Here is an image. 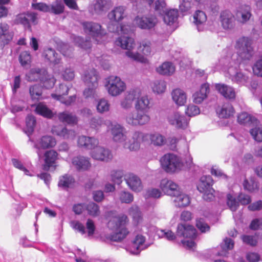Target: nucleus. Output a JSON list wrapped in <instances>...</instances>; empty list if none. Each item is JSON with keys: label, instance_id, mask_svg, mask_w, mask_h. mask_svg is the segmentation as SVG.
Wrapping results in <instances>:
<instances>
[{"label": "nucleus", "instance_id": "nucleus-50", "mask_svg": "<svg viewBox=\"0 0 262 262\" xmlns=\"http://www.w3.org/2000/svg\"><path fill=\"white\" fill-rule=\"evenodd\" d=\"M88 214L92 216H98L100 214L99 206L93 202H90L85 206Z\"/></svg>", "mask_w": 262, "mask_h": 262}, {"label": "nucleus", "instance_id": "nucleus-2", "mask_svg": "<svg viewBox=\"0 0 262 262\" xmlns=\"http://www.w3.org/2000/svg\"><path fill=\"white\" fill-rule=\"evenodd\" d=\"M103 124L106 126L108 130H110L114 141L120 144L124 148L128 149L130 151L138 150L140 138H144L147 136L136 131L133 133L132 138L128 140L126 129L117 123L112 122L110 120H104L100 117L93 118L90 121V125L94 128L98 129Z\"/></svg>", "mask_w": 262, "mask_h": 262}, {"label": "nucleus", "instance_id": "nucleus-35", "mask_svg": "<svg viewBox=\"0 0 262 262\" xmlns=\"http://www.w3.org/2000/svg\"><path fill=\"white\" fill-rule=\"evenodd\" d=\"M173 202L176 206L184 207L189 205L190 199L189 195L180 191L178 194L173 196Z\"/></svg>", "mask_w": 262, "mask_h": 262}, {"label": "nucleus", "instance_id": "nucleus-49", "mask_svg": "<svg viewBox=\"0 0 262 262\" xmlns=\"http://www.w3.org/2000/svg\"><path fill=\"white\" fill-rule=\"evenodd\" d=\"M30 96L33 100H38L42 98V88L38 85L31 86L29 90Z\"/></svg>", "mask_w": 262, "mask_h": 262}, {"label": "nucleus", "instance_id": "nucleus-10", "mask_svg": "<svg viewBox=\"0 0 262 262\" xmlns=\"http://www.w3.org/2000/svg\"><path fill=\"white\" fill-rule=\"evenodd\" d=\"M160 163L163 169L169 173L179 172L183 166L181 159L173 154L164 155L160 159Z\"/></svg>", "mask_w": 262, "mask_h": 262}, {"label": "nucleus", "instance_id": "nucleus-52", "mask_svg": "<svg viewBox=\"0 0 262 262\" xmlns=\"http://www.w3.org/2000/svg\"><path fill=\"white\" fill-rule=\"evenodd\" d=\"M150 42L148 40H143L140 42L138 50L145 55H148L151 52Z\"/></svg>", "mask_w": 262, "mask_h": 262}, {"label": "nucleus", "instance_id": "nucleus-25", "mask_svg": "<svg viewBox=\"0 0 262 262\" xmlns=\"http://www.w3.org/2000/svg\"><path fill=\"white\" fill-rule=\"evenodd\" d=\"M52 133L55 135L62 137L64 139H73L76 135L74 130H68L66 127L62 125H56L53 126Z\"/></svg>", "mask_w": 262, "mask_h": 262}, {"label": "nucleus", "instance_id": "nucleus-20", "mask_svg": "<svg viewBox=\"0 0 262 262\" xmlns=\"http://www.w3.org/2000/svg\"><path fill=\"white\" fill-rule=\"evenodd\" d=\"M134 22L141 29H150L156 25L157 23V19L154 16L141 17L137 16L134 19Z\"/></svg>", "mask_w": 262, "mask_h": 262}, {"label": "nucleus", "instance_id": "nucleus-12", "mask_svg": "<svg viewBox=\"0 0 262 262\" xmlns=\"http://www.w3.org/2000/svg\"><path fill=\"white\" fill-rule=\"evenodd\" d=\"M213 180L210 176H202L197 184L198 190L203 193V198L207 201L212 200L214 190L211 187Z\"/></svg>", "mask_w": 262, "mask_h": 262}, {"label": "nucleus", "instance_id": "nucleus-14", "mask_svg": "<svg viewBox=\"0 0 262 262\" xmlns=\"http://www.w3.org/2000/svg\"><path fill=\"white\" fill-rule=\"evenodd\" d=\"M82 27L85 33L91 35L97 43H102L106 33L99 24L92 21H85L82 23Z\"/></svg>", "mask_w": 262, "mask_h": 262}, {"label": "nucleus", "instance_id": "nucleus-56", "mask_svg": "<svg viewBox=\"0 0 262 262\" xmlns=\"http://www.w3.org/2000/svg\"><path fill=\"white\" fill-rule=\"evenodd\" d=\"M31 55L28 51L22 52L19 55V60L23 66H28L31 62Z\"/></svg>", "mask_w": 262, "mask_h": 262}, {"label": "nucleus", "instance_id": "nucleus-15", "mask_svg": "<svg viewBox=\"0 0 262 262\" xmlns=\"http://www.w3.org/2000/svg\"><path fill=\"white\" fill-rule=\"evenodd\" d=\"M168 123L177 128L184 129L188 124V121L186 117L179 112H172L167 116Z\"/></svg>", "mask_w": 262, "mask_h": 262}, {"label": "nucleus", "instance_id": "nucleus-4", "mask_svg": "<svg viewBox=\"0 0 262 262\" xmlns=\"http://www.w3.org/2000/svg\"><path fill=\"white\" fill-rule=\"evenodd\" d=\"M242 62L235 61V59H221L220 63L222 66V70L225 77L230 79L233 83L240 85H246L250 80L249 75L239 70Z\"/></svg>", "mask_w": 262, "mask_h": 262}, {"label": "nucleus", "instance_id": "nucleus-29", "mask_svg": "<svg viewBox=\"0 0 262 262\" xmlns=\"http://www.w3.org/2000/svg\"><path fill=\"white\" fill-rule=\"evenodd\" d=\"M162 15L164 23L167 25L171 26L177 23L179 17V11L175 9L166 10Z\"/></svg>", "mask_w": 262, "mask_h": 262}, {"label": "nucleus", "instance_id": "nucleus-51", "mask_svg": "<svg viewBox=\"0 0 262 262\" xmlns=\"http://www.w3.org/2000/svg\"><path fill=\"white\" fill-rule=\"evenodd\" d=\"M227 205L232 212L235 211L239 206L238 201H237L236 198L231 194H228L227 195Z\"/></svg>", "mask_w": 262, "mask_h": 262}, {"label": "nucleus", "instance_id": "nucleus-23", "mask_svg": "<svg viewBox=\"0 0 262 262\" xmlns=\"http://www.w3.org/2000/svg\"><path fill=\"white\" fill-rule=\"evenodd\" d=\"M140 133V132H139ZM140 133L147 135L146 137L143 138L141 137L139 139V148L140 147V143L141 141H145L148 139V137H150V139L152 144H153L155 146H161L164 145L166 142V139L164 136L161 135L159 133H154L150 134L149 135L147 134L143 133L140 132Z\"/></svg>", "mask_w": 262, "mask_h": 262}, {"label": "nucleus", "instance_id": "nucleus-3", "mask_svg": "<svg viewBox=\"0 0 262 262\" xmlns=\"http://www.w3.org/2000/svg\"><path fill=\"white\" fill-rule=\"evenodd\" d=\"M151 100V99L146 95H140L137 98L135 104L136 111L126 115V123L133 126H143L148 124L150 117L147 112L152 107Z\"/></svg>", "mask_w": 262, "mask_h": 262}, {"label": "nucleus", "instance_id": "nucleus-6", "mask_svg": "<svg viewBox=\"0 0 262 262\" xmlns=\"http://www.w3.org/2000/svg\"><path fill=\"white\" fill-rule=\"evenodd\" d=\"M252 40L248 37H241L236 39L234 45L237 55H230L226 58L222 59H231L232 57L235 59V61L244 62L250 60L254 55V49L252 46Z\"/></svg>", "mask_w": 262, "mask_h": 262}, {"label": "nucleus", "instance_id": "nucleus-46", "mask_svg": "<svg viewBox=\"0 0 262 262\" xmlns=\"http://www.w3.org/2000/svg\"><path fill=\"white\" fill-rule=\"evenodd\" d=\"M75 180L72 176L66 174L60 177L58 182V186L60 187L67 188L72 186Z\"/></svg>", "mask_w": 262, "mask_h": 262}, {"label": "nucleus", "instance_id": "nucleus-7", "mask_svg": "<svg viewBox=\"0 0 262 262\" xmlns=\"http://www.w3.org/2000/svg\"><path fill=\"white\" fill-rule=\"evenodd\" d=\"M127 217L125 215H121L113 217L108 223V227L115 233L111 235V239L114 241H120L127 235L128 231L125 227Z\"/></svg>", "mask_w": 262, "mask_h": 262}, {"label": "nucleus", "instance_id": "nucleus-31", "mask_svg": "<svg viewBox=\"0 0 262 262\" xmlns=\"http://www.w3.org/2000/svg\"><path fill=\"white\" fill-rule=\"evenodd\" d=\"M251 15V8L249 6L241 7L236 13L237 20L242 24L248 21Z\"/></svg>", "mask_w": 262, "mask_h": 262}, {"label": "nucleus", "instance_id": "nucleus-55", "mask_svg": "<svg viewBox=\"0 0 262 262\" xmlns=\"http://www.w3.org/2000/svg\"><path fill=\"white\" fill-rule=\"evenodd\" d=\"M253 139L257 142H262V126L257 125L250 130Z\"/></svg>", "mask_w": 262, "mask_h": 262}, {"label": "nucleus", "instance_id": "nucleus-53", "mask_svg": "<svg viewBox=\"0 0 262 262\" xmlns=\"http://www.w3.org/2000/svg\"><path fill=\"white\" fill-rule=\"evenodd\" d=\"M110 104L105 99H100L97 105V110L100 113H104L110 110Z\"/></svg>", "mask_w": 262, "mask_h": 262}, {"label": "nucleus", "instance_id": "nucleus-39", "mask_svg": "<svg viewBox=\"0 0 262 262\" xmlns=\"http://www.w3.org/2000/svg\"><path fill=\"white\" fill-rule=\"evenodd\" d=\"M219 116L221 118H229L234 113V108L230 103L224 104L220 108L216 111Z\"/></svg>", "mask_w": 262, "mask_h": 262}, {"label": "nucleus", "instance_id": "nucleus-33", "mask_svg": "<svg viewBox=\"0 0 262 262\" xmlns=\"http://www.w3.org/2000/svg\"><path fill=\"white\" fill-rule=\"evenodd\" d=\"M56 144L55 139L51 136H45L35 143L34 146L36 148H48L54 147Z\"/></svg>", "mask_w": 262, "mask_h": 262}, {"label": "nucleus", "instance_id": "nucleus-61", "mask_svg": "<svg viewBox=\"0 0 262 262\" xmlns=\"http://www.w3.org/2000/svg\"><path fill=\"white\" fill-rule=\"evenodd\" d=\"M161 196V192L158 189L150 188L146 190L144 196L146 199L152 198H159Z\"/></svg>", "mask_w": 262, "mask_h": 262}, {"label": "nucleus", "instance_id": "nucleus-37", "mask_svg": "<svg viewBox=\"0 0 262 262\" xmlns=\"http://www.w3.org/2000/svg\"><path fill=\"white\" fill-rule=\"evenodd\" d=\"M194 23L197 26L199 31H203L202 26L207 20L206 14L202 11L198 10L193 15Z\"/></svg>", "mask_w": 262, "mask_h": 262}, {"label": "nucleus", "instance_id": "nucleus-8", "mask_svg": "<svg viewBox=\"0 0 262 262\" xmlns=\"http://www.w3.org/2000/svg\"><path fill=\"white\" fill-rule=\"evenodd\" d=\"M177 235L183 237V245L186 248L193 250L195 247L194 239L197 236V231L194 227L191 225L179 224L177 227Z\"/></svg>", "mask_w": 262, "mask_h": 262}, {"label": "nucleus", "instance_id": "nucleus-28", "mask_svg": "<svg viewBox=\"0 0 262 262\" xmlns=\"http://www.w3.org/2000/svg\"><path fill=\"white\" fill-rule=\"evenodd\" d=\"M209 92V84L205 83L202 84L200 90L194 93L192 96L193 102L198 104L202 103L206 99Z\"/></svg>", "mask_w": 262, "mask_h": 262}, {"label": "nucleus", "instance_id": "nucleus-48", "mask_svg": "<svg viewBox=\"0 0 262 262\" xmlns=\"http://www.w3.org/2000/svg\"><path fill=\"white\" fill-rule=\"evenodd\" d=\"M243 186L245 190L253 192L256 190H258V183L255 181L254 178H250L249 179H245L243 183Z\"/></svg>", "mask_w": 262, "mask_h": 262}, {"label": "nucleus", "instance_id": "nucleus-9", "mask_svg": "<svg viewBox=\"0 0 262 262\" xmlns=\"http://www.w3.org/2000/svg\"><path fill=\"white\" fill-rule=\"evenodd\" d=\"M83 80L87 86L83 91V95L86 98H95L96 90L98 86L99 75L94 68L84 71L82 75Z\"/></svg>", "mask_w": 262, "mask_h": 262}, {"label": "nucleus", "instance_id": "nucleus-1", "mask_svg": "<svg viewBox=\"0 0 262 262\" xmlns=\"http://www.w3.org/2000/svg\"><path fill=\"white\" fill-rule=\"evenodd\" d=\"M125 10V7L120 6L115 7L108 13L107 17L111 22L108 24L107 29L111 32L121 35L115 40V44L122 49L127 50L125 54L128 58L136 61L146 63L147 61L146 58L132 51L136 43L134 39L130 36L132 30L129 29V27L119 25V23L126 16Z\"/></svg>", "mask_w": 262, "mask_h": 262}, {"label": "nucleus", "instance_id": "nucleus-62", "mask_svg": "<svg viewBox=\"0 0 262 262\" xmlns=\"http://www.w3.org/2000/svg\"><path fill=\"white\" fill-rule=\"evenodd\" d=\"M196 226L202 232H206L209 231L210 227L204 221V219L201 217L197 218Z\"/></svg>", "mask_w": 262, "mask_h": 262}, {"label": "nucleus", "instance_id": "nucleus-11", "mask_svg": "<svg viewBox=\"0 0 262 262\" xmlns=\"http://www.w3.org/2000/svg\"><path fill=\"white\" fill-rule=\"evenodd\" d=\"M72 88L71 84L68 85L64 83L59 84L58 88L55 90V93L51 94L52 97L56 100L60 101L66 106L71 105L76 99V95L74 94L72 96L66 98L65 96L68 94L69 91Z\"/></svg>", "mask_w": 262, "mask_h": 262}, {"label": "nucleus", "instance_id": "nucleus-27", "mask_svg": "<svg viewBox=\"0 0 262 262\" xmlns=\"http://www.w3.org/2000/svg\"><path fill=\"white\" fill-rule=\"evenodd\" d=\"M43 57L47 61L55 66L60 63V56L51 48H48L44 50Z\"/></svg>", "mask_w": 262, "mask_h": 262}, {"label": "nucleus", "instance_id": "nucleus-42", "mask_svg": "<svg viewBox=\"0 0 262 262\" xmlns=\"http://www.w3.org/2000/svg\"><path fill=\"white\" fill-rule=\"evenodd\" d=\"M35 112L37 114L48 118H51L54 116L52 111L42 103H39L36 105Z\"/></svg>", "mask_w": 262, "mask_h": 262}, {"label": "nucleus", "instance_id": "nucleus-57", "mask_svg": "<svg viewBox=\"0 0 262 262\" xmlns=\"http://www.w3.org/2000/svg\"><path fill=\"white\" fill-rule=\"evenodd\" d=\"M71 227L75 230H77L81 234H85V228L84 225L79 221L74 220L70 222Z\"/></svg>", "mask_w": 262, "mask_h": 262}, {"label": "nucleus", "instance_id": "nucleus-41", "mask_svg": "<svg viewBox=\"0 0 262 262\" xmlns=\"http://www.w3.org/2000/svg\"><path fill=\"white\" fill-rule=\"evenodd\" d=\"M234 242L231 238H226L221 245L222 250L215 254L218 256H226L227 251L233 248Z\"/></svg>", "mask_w": 262, "mask_h": 262}, {"label": "nucleus", "instance_id": "nucleus-34", "mask_svg": "<svg viewBox=\"0 0 262 262\" xmlns=\"http://www.w3.org/2000/svg\"><path fill=\"white\" fill-rule=\"evenodd\" d=\"M57 153L53 150L47 151L45 154V164L43 169L48 170L51 167H55Z\"/></svg>", "mask_w": 262, "mask_h": 262}, {"label": "nucleus", "instance_id": "nucleus-24", "mask_svg": "<svg viewBox=\"0 0 262 262\" xmlns=\"http://www.w3.org/2000/svg\"><path fill=\"white\" fill-rule=\"evenodd\" d=\"M72 164L78 171L88 170L91 167L90 159L83 156H77L72 159Z\"/></svg>", "mask_w": 262, "mask_h": 262}, {"label": "nucleus", "instance_id": "nucleus-13", "mask_svg": "<svg viewBox=\"0 0 262 262\" xmlns=\"http://www.w3.org/2000/svg\"><path fill=\"white\" fill-rule=\"evenodd\" d=\"M105 87L108 94L112 96L120 95L126 89L125 82L116 76H111L107 78Z\"/></svg>", "mask_w": 262, "mask_h": 262}, {"label": "nucleus", "instance_id": "nucleus-38", "mask_svg": "<svg viewBox=\"0 0 262 262\" xmlns=\"http://www.w3.org/2000/svg\"><path fill=\"white\" fill-rule=\"evenodd\" d=\"M157 72L161 75H170L175 71V67L170 62H165L157 68Z\"/></svg>", "mask_w": 262, "mask_h": 262}, {"label": "nucleus", "instance_id": "nucleus-47", "mask_svg": "<svg viewBox=\"0 0 262 262\" xmlns=\"http://www.w3.org/2000/svg\"><path fill=\"white\" fill-rule=\"evenodd\" d=\"M40 81L45 88L49 89L54 86L56 79L52 75H49L46 71L45 75L41 77Z\"/></svg>", "mask_w": 262, "mask_h": 262}, {"label": "nucleus", "instance_id": "nucleus-5", "mask_svg": "<svg viewBox=\"0 0 262 262\" xmlns=\"http://www.w3.org/2000/svg\"><path fill=\"white\" fill-rule=\"evenodd\" d=\"M78 144L88 149H91V156L96 160L108 162L113 158V155L110 150L103 146H98V139L85 136L79 137Z\"/></svg>", "mask_w": 262, "mask_h": 262}, {"label": "nucleus", "instance_id": "nucleus-21", "mask_svg": "<svg viewBox=\"0 0 262 262\" xmlns=\"http://www.w3.org/2000/svg\"><path fill=\"white\" fill-rule=\"evenodd\" d=\"M140 96V90L135 89L127 92L124 99L121 101V106L122 108L128 109L132 106L133 102L136 98Z\"/></svg>", "mask_w": 262, "mask_h": 262}, {"label": "nucleus", "instance_id": "nucleus-18", "mask_svg": "<svg viewBox=\"0 0 262 262\" xmlns=\"http://www.w3.org/2000/svg\"><path fill=\"white\" fill-rule=\"evenodd\" d=\"M13 32L10 29L9 26L5 23L0 24V47L3 48L13 39Z\"/></svg>", "mask_w": 262, "mask_h": 262}, {"label": "nucleus", "instance_id": "nucleus-30", "mask_svg": "<svg viewBox=\"0 0 262 262\" xmlns=\"http://www.w3.org/2000/svg\"><path fill=\"white\" fill-rule=\"evenodd\" d=\"M111 0H95L92 9L96 14H101L106 11L111 6Z\"/></svg>", "mask_w": 262, "mask_h": 262}, {"label": "nucleus", "instance_id": "nucleus-32", "mask_svg": "<svg viewBox=\"0 0 262 262\" xmlns=\"http://www.w3.org/2000/svg\"><path fill=\"white\" fill-rule=\"evenodd\" d=\"M171 96L173 101L178 106L184 105L187 101L186 93L180 89H176L172 91Z\"/></svg>", "mask_w": 262, "mask_h": 262}, {"label": "nucleus", "instance_id": "nucleus-26", "mask_svg": "<svg viewBox=\"0 0 262 262\" xmlns=\"http://www.w3.org/2000/svg\"><path fill=\"white\" fill-rule=\"evenodd\" d=\"M220 21L223 28L225 29H230L234 26V16L228 10H225L221 13Z\"/></svg>", "mask_w": 262, "mask_h": 262}, {"label": "nucleus", "instance_id": "nucleus-17", "mask_svg": "<svg viewBox=\"0 0 262 262\" xmlns=\"http://www.w3.org/2000/svg\"><path fill=\"white\" fill-rule=\"evenodd\" d=\"M124 180L129 188L135 192H140L143 188L140 178L133 173L125 174Z\"/></svg>", "mask_w": 262, "mask_h": 262}, {"label": "nucleus", "instance_id": "nucleus-16", "mask_svg": "<svg viewBox=\"0 0 262 262\" xmlns=\"http://www.w3.org/2000/svg\"><path fill=\"white\" fill-rule=\"evenodd\" d=\"M147 247L148 246L145 244V237L138 234L127 247L126 250L132 254L137 255Z\"/></svg>", "mask_w": 262, "mask_h": 262}, {"label": "nucleus", "instance_id": "nucleus-54", "mask_svg": "<svg viewBox=\"0 0 262 262\" xmlns=\"http://www.w3.org/2000/svg\"><path fill=\"white\" fill-rule=\"evenodd\" d=\"M73 39L74 42L82 49L86 50L90 49L91 47L90 41L88 40L84 41L83 39L79 36H74Z\"/></svg>", "mask_w": 262, "mask_h": 262}, {"label": "nucleus", "instance_id": "nucleus-40", "mask_svg": "<svg viewBox=\"0 0 262 262\" xmlns=\"http://www.w3.org/2000/svg\"><path fill=\"white\" fill-rule=\"evenodd\" d=\"M46 73L45 69H32L26 75L28 80L30 81L40 80L41 77Z\"/></svg>", "mask_w": 262, "mask_h": 262}, {"label": "nucleus", "instance_id": "nucleus-43", "mask_svg": "<svg viewBox=\"0 0 262 262\" xmlns=\"http://www.w3.org/2000/svg\"><path fill=\"white\" fill-rule=\"evenodd\" d=\"M35 112L37 114L48 118H51L54 116L52 111L42 103H39L36 105Z\"/></svg>", "mask_w": 262, "mask_h": 262}, {"label": "nucleus", "instance_id": "nucleus-22", "mask_svg": "<svg viewBox=\"0 0 262 262\" xmlns=\"http://www.w3.org/2000/svg\"><path fill=\"white\" fill-rule=\"evenodd\" d=\"M215 89L218 92L227 99H234L236 96L235 89L231 86L224 83L215 84Z\"/></svg>", "mask_w": 262, "mask_h": 262}, {"label": "nucleus", "instance_id": "nucleus-44", "mask_svg": "<svg viewBox=\"0 0 262 262\" xmlns=\"http://www.w3.org/2000/svg\"><path fill=\"white\" fill-rule=\"evenodd\" d=\"M237 121L241 124L257 123V119L246 112H242L237 116Z\"/></svg>", "mask_w": 262, "mask_h": 262}, {"label": "nucleus", "instance_id": "nucleus-63", "mask_svg": "<svg viewBox=\"0 0 262 262\" xmlns=\"http://www.w3.org/2000/svg\"><path fill=\"white\" fill-rule=\"evenodd\" d=\"M252 69L255 75L257 76L262 77V56L256 60Z\"/></svg>", "mask_w": 262, "mask_h": 262}, {"label": "nucleus", "instance_id": "nucleus-60", "mask_svg": "<svg viewBox=\"0 0 262 262\" xmlns=\"http://www.w3.org/2000/svg\"><path fill=\"white\" fill-rule=\"evenodd\" d=\"M166 3L163 0H158L155 3V11L160 15L164 14L166 9Z\"/></svg>", "mask_w": 262, "mask_h": 262}, {"label": "nucleus", "instance_id": "nucleus-58", "mask_svg": "<svg viewBox=\"0 0 262 262\" xmlns=\"http://www.w3.org/2000/svg\"><path fill=\"white\" fill-rule=\"evenodd\" d=\"M123 172L121 170H113L111 172V180L115 183L119 185L122 181Z\"/></svg>", "mask_w": 262, "mask_h": 262}, {"label": "nucleus", "instance_id": "nucleus-36", "mask_svg": "<svg viewBox=\"0 0 262 262\" xmlns=\"http://www.w3.org/2000/svg\"><path fill=\"white\" fill-rule=\"evenodd\" d=\"M58 118L60 121L68 124L74 125L78 122V118L75 115L66 111L59 113Z\"/></svg>", "mask_w": 262, "mask_h": 262}, {"label": "nucleus", "instance_id": "nucleus-19", "mask_svg": "<svg viewBox=\"0 0 262 262\" xmlns=\"http://www.w3.org/2000/svg\"><path fill=\"white\" fill-rule=\"evenodd\" d=\"M160 188L165 193L172 196L181 191L179 186L176 183L167 179L161 180Z\"/></svg>", "mask_w": 262, "mask_h": 262}, {"label": "nucleus", "instance_id": "nucleus-45", "mask_svg": "<svg viewBox=\"0 0 262 262\" xmlns=\"http://www.w3.org/2000/svg\"><path fill=\"white\" fill-rule=\"evenodd\" d=\"M151 88L155 93L161 94L165 92L166 88V82L164 80H157L151 83Z\"/></svg>", "mask_w": 262, "mask_h": 262}, {"label": "nucleus", "instance_id": "nucleus-64", "mask_svg": "<svg viewBox=\"0 0 262 262\" xmlns=\"http://www.w3.org/2000/svg\"><path fill=\"white\" fill-rule=\"evenodd\" d=\"M36 120L32 115H28L26 118V127L29 133H32L34 130Z\"/></svg>", "mask_w": 262, "mask_h": 262}, {"label": "nucleus", "instance_id": "nucleus-59", "mask_svg": "<svg viewBox=\"0 0 262 262\" xmlns=\"http://www.w3.org/2000/svg\"><path fill=\"white\" fill-rule=\"evenodd\" d=\"M130 214L133 216V220L137 225L142 221L141 213L138 207H132L129 210Z\"/></svg>", "mask_w": 262, "mask_h": 262}]
</instances>
